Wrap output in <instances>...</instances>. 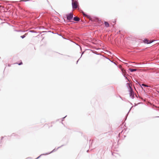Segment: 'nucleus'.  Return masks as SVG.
<instances>
[{
    "mask_svg": "<svg viewBox=\"0 0 159 159\" xmlns=\"http://www.w3.org/2000/svg\"><path fill=\"white\" fill-rule=\"evenodd\" d=\"M72 8L73 9H76L77 8L78 6V2L75 0H72Z\"/></svg>",
    "mask_w": 159,
    "mask_h": 159,
    "instance_id": "1",
    "label": "nucleus"
},
{
    "mask_svg": "<svg viewBox=\"0 0 159 159\" xmlns=\"http://www.w3.org/2000/svg\"><path fill=\"white\" fill-rule=\"evenodd\" d=\"M67 19L68 20H71L73 18V14L72 13H70L66 15Z\"/></svg>",
    "mask_w": 159,
    "mask_h": 159,
    "instance_id": "2",
    "label": "nucleus"
},
{
    "mask_svg": "<svg viewBox=\"0 0 159 159\" xmlns=\"http://www.w3.org/2000/svg\"><path fill=\"white\" fill-rule=\"evenodd\" d=\"M153 41H150L148 40V39H144V42L145 43H147V44H149L152 43Z\"/></svg>",
    "mask_w": 159,
    "mask_h": 159,
    "instance_id": "3",
    "label": "nucleus"
},
{
    "mask_svg": "<svg viewBox=\"0 0 159 159\" xmlns=\"http://www.w3.org/2000/svg\"><path fill=\"white\" fill-rule=\"evenodd\" d=\"M104 25L105 26H106V27H108L109 26V25L107 22L105 21L104 22Z\"/></svg>",
    "mask_w": 159,
    "mask_h": 159,
    "instance_id": "4",
    "label": "nucleus"
},
{
    "mask_svg": "<svg viewBox=\"0 0 159 159\" xmlns=\"http://www.w3.org/2000/svg\"><path fill=\"white\" fill-rule=\"evenodd\" d=\"M74 20L76 21H79L80 20V19L79 17H75L74 18Z\"/></svg>",
    "mask_w": 159,
    "mask_h": 159,
    "instance_id": "5",
    "label": "nucleus"
},
{
    "mask_svg": "<svg viewBox=\"0 0 159 159\" xmlns=\"http://www.w3.org/2000/svg\"><path fill=\"white\" fill-rule=\"evenodd\" d=\"M129 70L131 72H133V71H136L137 70L136 69H131V68L129 69Z\"/></svg>",
    "mask_w": 159,
    "mask_h": 159,
    "instance_id": "6",
    "label": "nucleus"
},
{
    "mask_svg": "<svg viewBox=\"0 0 159 159\" xmlns=\"http://www.w3.org/2000/svg\"><path fill=\"white\" fill-rule=\"evenodd\" d=\"M25 37V35H22V36H21V37L22 38V39H23V38H24Z\"/></svg>",
    "mask_w": 159,
    "mask_h": 159,
    "instance_id": "7",
    "label": "nucleus"
},
{
    "mask_svg": "<svg viewBox=\"0 0 159 159\" xmlns=\"http://www.w3.org/2000/svg\"><path fill=\"white\" fill-rule=\"evenodd\" d=\"M122 72L123 73H124L125 71V70H124L122 69Z\"/></svg>",
    "mask_w": 159,
    "mask_h": 159,
    "instance_id": "8",
    "label": "nucleus"
},
{
    "mask_svg": "<svg viewBox=\"0 0 159 159\" xmlns=\"http://www.w3.org/2000/svg\"><path fill=\"white\" fill-rule=\"evenodd\" d=\"M22 62H21L20 63L18 64V65H22Z\"/></svg>",
    "mask_w": 159,
    "mask_h": 159,
    "instance_id": "9",
    "label": "nucleus"
},
{
    "mask_svg": "<svg viewBox=\"0 0 159 159\" xmlns=\"http://www.w3.org/2000/svg\"><path fill=\"white\" fill-rule=\"evenodd\" d=\"M142 85L143 86H146V85H145V84H142Z\"/></svg>",
    "mask_w": 159,
    "mask_h": 159,
    "instance_id": "10",
    "label": "nucleus"
},
{
    "mask_svg": "<svg viewBox=\"0 0 159 159\" xmlns=\"http://www.w3.org/2000/svg\"><path fill=\"white\" fill-rule=\"evenodd\" d=\"M21 1L25 2V1H26L27 0H22Z\"/></svg>",
    "mask_w": 159,
    "mask_h": 159,
    "instance_id": "11",
    "label": "nucleus"
}]
</instances>
